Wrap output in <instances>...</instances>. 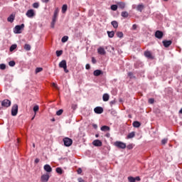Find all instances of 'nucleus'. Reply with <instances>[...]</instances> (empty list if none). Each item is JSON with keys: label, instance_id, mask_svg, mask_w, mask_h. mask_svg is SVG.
Instances as JSON below:
<instances>
[{"label": "nucleus", "instance_id": "nucleus-1", "mask_svg": "<svg viewBox=\"0 0 182 182\" xmlns=\"http://www.w3.org/2000/svg\"><path fill=\"white\" fill-rule=\"evenodd\" d=\"M58 16H59V8H56L55 10L54 11L53 20L50 24V27L53 29L55 28V23H56V21H58Z\"/></svg>", "mask_w": 182, "mask_h": 182}, {"label": "nucleus", "instance_id": "nucleus-2", "mask_svg": "<svg viewBox=\"0 0 182 182\" xmlns=\"http://www.w3.org/2000/svg\"><path fill=\"white\" fill-rule=\"evenodd\" d=\"M59 68H63L65 73H69V70H68V65L65 60H63L61 62H60Z\"/></svg>", "mask_w": 182, "mask_h": 182}, {"label": "nucleus", "instance_id": "nucleus-3", "mask_svg": "<svg viewBox=\"0 0 182 182\" xmlns=\"http://www.w3.org/2000/svg\"><path fill=\"white\" fill-rule=\"evenodd\" d=\"M23 28H25V24L22 23L21 25H18L16 26L14 29V33H22V29H23Z\"/></svg>", "mask_w": 182, "mask_h": 182}, {"label": "nucleus", "instance_id": "nucleus-4", "mask_svg": "<svg viewBox=\"0 0 182 182\" xmlns=\"http://www.w3.org/2000/svg\"><path fill=\"white\" fill-rule=\"evenodd\" d=\"M114 146L118 149H126V144L119 141H115Z\"/></svg>", "mask_w": 182, "mask_h": 182}, {"label": "nucleus", "instance_id": "nucleus-5", "mask_svg": "<svg viewBox=\"0 0 182 182\" xmlns=\"http://www.w3.org/2000/svg\"><path fill=\"white\" fill-rule=\"evenodd\" d=\"M64 145L66 146V147H70V146H72V143H73V141L70 138H64L63 139Z\"/></svg>", "mask_w": 182, "mask_h": 182}, {"label": "nucleus", "instance_id": "nucleus-6", "mask_svg": "<svg viewBox=\"0 0 182 182\" xmlns=\"http://www.w3.org/2000/svg\"><path fill=\"white\" fill-rule=\"evenodd\" d=\"M163 36H164L163 31L158 30L155 32V37H156L157 39H162Z\"/></svg>", "mask_w": 182, "mask_h": 182}, {"label": "nucleus", "instance_id": "nucleus-7", "mask_svg": "<svg viewBox=\"0 0 182 182\" xmlns=\"http://www.w3.org/2000/svg\"><path fill=\"white\" fill-rule=\"evenodd\" d=\"M1 106H3V107H9V106H11V100H4L1 102Z\"/></svg>", "mask_w": 182, "mask_h": 182}, {"label": "nucleus", "instance_id": "nucleus-8", "mask_svg": "<svg viewBox=\"0 0 182 182\" xmlns=\"http://www.w3.org/2000/svg\"><path fill=\"white\" fill-rule=\"evenodd\" d=\"M26 15L28 18H33L35 16V11L33 9H29L27 11Z\"/></svg>", "mask_w": 182, "mask_h": 182}, {"label": "nucleus", "instance_id": "nucleus-9", "mask_svg": "<svg viewBox=\"0 0 182 182\" xmlns=\"http://www.w3.org/2000/svg\"><path fill=\"white\" fill-rule=\"evenodd\" d=\"M162 43L164 48H168L169 46H171V43H173V41H171V40H169V41L164 40L162 41Z\"/></svg>", "mask_w": 182, "mask_h": 182}, {"label": "nucleus", "instance_id": "nucleus-10", "mask_svg": "<svg viewBox=\"0 0 182 182\" xmlns=\"http://www.w3.org/2000/svg\"><path fill=\"white\" fill-rule=\"evenodd\" d=\"M95 113L97 114H102L103 113V107H97L94 109Z\"/></svg>", "mask_w": 182, "mask_h": 182}, {"label": "nucleus", "instance_id": "nucleus-11", "mask_svg": "<svg viewBox=\"0 0 182 182\" xmlns=\"http://www.w3.org/2000/svg\"><path fill=\"white\" fill-rule=\"evenodd\" d=\"M144 56L148 59H154V56L151 54V52L146 50L144 52Z\"/></svg>", "mask_w": 182, "mask_h": 182}, {"label": "nucleus", "instance_id": "nucleus-12", "mask_svg": "<svg viewBox=\"0 0 182 182\" xmlns=\"http://www.w3.org/2000/svg\"><path fill=\"white\" fill-rule=\"evenodd\" d=\"M11 114H18V105L15 104L11 108Z\"/></svg>", "mask_w": 182, "mask_h": 182}, {"label": "nucleus", "instance_id": "nucleus-13", "mask_svg": "<svg viewBox=\"0 0 182 182\" xmlns=\"http://www.w3.org/2000/svg\"><path fill=\"white\" fill-rule=\"evenodd\" d=\"M93 146H95V147H101L102 146V142L99 139H95L92 141Z\"/></svg>", "mask_w": 182, "mask_h": 182}, {"label": "nucleus", "instance_id": "nucleus-14", "mask_svg": "<svg viewBox=\"0 0 182 182\" xmlns=\"http://www.w3.org/2000/svg\"><path fill=\"white\" fill-rule=\"evenodd\" d=\"M41 181L42 182H48L49 181V175L48 174H44L41 176Z\"/></svg>", "mask_w": 182, "mask_h": 182}, {"label": "nucleus", "instance_id": "nucleus-15", "mask_svg": "<svg viewBox=\"0 0 182 182\" xmlns=\"http://www.w3.org/2000/svg\"><path fill=\"white\" fill-rule=\"evenodd\" d=\"M44 170L47 173H52V167H50V166L49 164H46L44 166Z\"/></svg>", "mask_w": 182, "mask_h": 182}, {"label": "nucleus", "instance_id": "nucleus-16", "mask_svg": "<svg viewBox=\"0 0 182 182\" xmlns=\"http://www.w3.org/2000/svg\"><path fill=\"white\" fill-rule=\"evenodd\" d=\"M97 52L100 55H106V50H105V48H103L102 47H100L97 49Z\"/></svg>", "mask_w": 182, "mask_h": 182}, {"label": "nucleus", "instance_id": "nucleus-17", "mask_svg": "<svg viewBox=\"0 0 182 182\" xmlns=\"http://www.w3.org/2000/svg\"><path fill=\"white\" fill-rule=\"evenodd\" d=\"M94 76H100V75H103V71L100 70H96L93 72Z\"/></svg>", "mask_w": 182, "mask_h": 182}, {"label": "nucleus", "instance_id": "nucleus-18", "mask_svg": "<svg viewBox=\"0 0 182 182\" xmlns=\"http://www.w3.org/2000/svg\"><path fill=\"white\" fill-rule=\"evenodd\" d=\"M109 98H110V96H109V94H104L102 96V100L104 102H108Z\"/></svg>", "mask_w": 182, "mask_h": 182}, {"label": "nucleus", "instance_id": "nucleus-19", "mask_svg": "<svg viewBox=\"0 0 182 182\" xmlns=\"http://www.w3.org/2000/svg\"><path fill=\"white\" fill-rule=\"evenodd\" d=\"M7 21L11 23L14 22V21H15V16L14 14L10 15L9 17H8Z\"/></svg>", "mask_w": 182, "mask_h": 182}, {"label": "nucleus", "instance_id": "nucleus-20", "mask_svg": "<svg viewBox=\"0 0 182 182\" xmlns=\"http://www.w3.org/2000/svg\"><path fill=\"white\" fill-rule=\"evenodd\" d=\"M111 25H112V26H113V28H114V29H117V28H119V23H117V21H112Z\"/></svg>", "mask_w": 182, "mask_h": 182}, {"label": "nucleus", "instance_id": "nucleus-21", "mask_svg": "<svg viewBox=\"0 0 182 182\" xmlns=\"http://www.w3.org/2000/svg\"><path fill=\"white\" fill-rule=\"evenodd\" d=\"M66 11H68V4H63L61 10L62 14H66Z\"/></svg>", "mask_w": 182, "mask_h": 182}, {"label": "nucleus", "instance_id": "nucleus-22", "mask_svg": "<svg viewBox=\"0 0 182 182\" xmlns=\"http://www.w3.org/2000/svg\"><path fill=\"white\" fill-rule=\"evenodd\" d=\"M118 8H119L120 9H124V8H126V4L123 2L118 3Z\"/></svg>", "mask_w": 182, "mask_h": 182}, {"label": "nucleus", "instance_id": "nucleus-23", "mask_svg": "<svg viewBox=\"0 0 182 182\" xmlns=\"http://www.w3.org/2000/svg\"><path fill=\"white\" fill-rule=\"evenodd\" d=\"M102 132H109L110 130V127L105 125L101 127Z\"/></svg>", "mask_w": 182, "mask_h": 182}, {"label": "nucleus", "instance_id": "nucleus-24", "mask_svg": "<svg viewBox=\"0 0 182 182\" xmlns=\"http://www.w3.org/2000/svg\"><path fill=\"white\" fill-rule=\"evenodd\" d=\"M132 124L134 127H139V126H141V124L137 121H134Z\"/></svg>", "mask_w": 182, "mask_h": 182}, {"label": "nucleus", "instance_id": "nucleus-25", "mask_svg": "<svg viewBox=\"0 0 182 182\" xmlns=\"http://www.w3.org/2000/svg\"><path fill=\"white\" fill-rule=\"evenodd\" d=\"M33 110L35 114H36V113H38V112H39V105H35L33 108Z\"/></svg>", "mask_w": 182, "mask_h": 182}, {"label": "nucleus", "instance_id": "nucleus-26", "mask_svg": "<svg viewBox=\"0 0 182 182\" xmlns=\"http://www.w3.org/2000/svg\"><path fill=\"white\" fill-rule=\"evenodd\" d=\"M68 39L69 37L68 36H65L62 38L61 42H63V43H65V42H68Z\"/></svg>", "mask_w": 182, "mask_h": 182}, {"label": "nucleus", "instance_id": "nucleus-27", "mask_svg": "<svg viewBox=\"0 0 182 182\" xmlns=\"http://www.w3.org/2000/svg\"><path fill=\"white\" fill-rule=\"evenodd\" d=\"M121 16L122 18H127L129 16V13L127 11H122Z\"/></svg>", "mask_w": 182, "mask_h": 182}, {"label": "nucleus", "instance_id": "nucleus-28", "mask_svg": "<svg viewBox=\"0 0 182 182\" xmlns=\"http://www.w3.org/2000/svg\"><path fill=\"white\" fill-rule=\"evenodd\" d=\"M143 8H144V6H143V4H139L137 6L136 9L139 12H141V11H143Z\"/></svg>", "mask_w": 182, "mask_h": 182}, {"label": "nucleus", "instance_id": "nucleus-29", "mask_svg": "<svg viewBox=\"0 0 182 182\" xmlns=\"http://www.w3.org/2000/svg\"><path fill=\"white\" fill-rule=\"evenodd\" d=\"M135 135L136 134L134 133V132H132L127 135V139H133Z\"/></svg>", "mask_w": 182, "mask_h": 182}, {"label": "nucleus", "instance_id": "nucleus-30", "mask_svg": "<svg viewBox=\"0 0 182 182\" xmlns=\"http://www.w3.org/2000/svg\"><path fill=\"white\" fill-rule=\"evenodd\" d=\"M116 35H117V38H123V32H122V31H117L116 33Z\"/></svg>", "mask_w": 182, "mask_h": 182}, {"label": "nucleus", "instance_id": "nucleus-31", "mask_svg": "<svg viewBox=\"0 0 182 182\" xmlns=\"http://www.w3.org/2000/svg\"><path fill=\"white\" fill-rule=\"evenodd\" d=\"M18 46H16V44H13L11 47H10V52H14V50H15V49L17 48Z\"/></svg>", "mask_w": 182, "mask_h": 182}, {"label": "nucleus", "instance_id": "nucleus-32", "mask_svg": "<svg viewBox=\"0 0 182 182\" xmlns=\"http://www.w3.org/2000/svg\"><path fill=\"white\" fill-rule=\"evenodd\" d=\"M24 49H25V50H31V45L25 44L24 45Z\"/></svg>", "mask_w": 182, "mask_h": 182}, {"label": "nucleus", "instance_id": "nucleus-33", "mask_svg": "<svg viewBox=\"0 0 182 182\" xmlns=\"http://www.w3.org/2000/svg\"><path fill=\"white\" fill-rule=\"evenodd\" d=\"M109 38H113L114 36V31H107Z\"/></svg>", "mask_w": 182, "mask_h": 182}, {"label": "nucleus", "instance_id": "nucleus-34", "mask_svg": "<svg viewBox=\"0 0 182 182\" xmlns=\"http://www.w3.org/2000/svg\"><path fill=\"white\" fill-rule=\"evenodd\" d=\"M128 76L129 77V79H136V77L133 75V73L132 72L128 73Z\"/></svg>", "mask_w": 182, "mask_h": 182}, {"label": "nucleus", "instance_id": "nucleus-35", "mask_svg": "<svg viewBox=\"0 0 182 182\" xmlns=\"http://www.w3.org/2000/svg\"><path fill=\"white\" fill-rule=\"evenodd\" d=\"M128 181L136 182V178H134L133 176H129V177H128Z\"/></svg>", "mask_w": 182, "mask_h": 182}, {"label": "nucleus", "instance_id": "nucleus-36", "mask_svg": "<svg viewBox=\"0 0 182 182\" xmlns=\"http://www.w3.org/2000/svg\"><path fill=\"white\" fill-rule=\"evenodd\" d=\"M55 171L58 174H62L63 173V171L60 168H56Z\"/></svg>", "mask_w": 182, "mask_h": 182}, {"label": "nucleus", "instance_id": "nucleus-37", "mask_svg": "<svg viewBox=\"0 0 182 182\" xmlns=\"http://www.w3.org/2000/svg\"><path fill=\"white\" fill-rule=\"evenodd\" d=\"M56 53V56H58V58H59V56H60L62 55V53H63V50H57L55 52Z\"/></svg>", "mask_w": 182, "mask_h": 182}, {"label": "nucleus", "instance_id": "nucleus-38", "mask_svg": "<svg viewBox=\"0 0 182 182\" xmlns=\"http://www.w3.org/2000/svg\"><path fill=\"white\" fill-rule=\"evenodd\" d=\"M112 11H117V5L113 4L111 6Z\"/></svg>", "mask_w": 182, "mask_h": 182}, {"label": "nucleus", "instance_id": "nucleus-39", "mask_svg": "<svg viewBox=\"0 0 182 182\" xmlns=\"http://www.w3.org/2000/svg\"><path fill=\"white\" fill-rule=\"evenodd\" d=\"M15 65H16V63L14 60H11L9 63V65L11 66V68H14V66H15Z\"/></svg>", "mask_w": 182, "mask_h": 182}, {"label": "nucleus", "instance_id": "nucleus-40", "mask_svg": "<svg viewBox=\"0 0 182 182\" xmlns=\"http://www.w3.org/2000/svg\"><path fill=\"white\" fill-rule=\"evenodd\" d=\"M1 70H5L6 69V65L5 64H0Z\"/></svg>", "mask_w": 182, "mask_h": 182}, {"label": "nucleus", "instance_id": "nucleus-41", "mask_svg": "<svg viewBox=\"0 0 182 182\" xmlns=\"http://www.w3.org/2000/svg\"><path fill=\"white\" fill-rule=\"evenodd\" d=\"M33 7L35 8V9L39 8V3H38V2L33 3Z\"/></svg>", "mask_w": 182, "mask_h": 182}, {"label": "nucleus", "instance_id": "nucleus-42", "mask_svg": "<svg viewBox=\"0 0 182 182\" xmlns=\"http://www.w3.org/2000/svg\"><path fill=\"white\" fill-rule=\"evenodd\" d=\"M42 70H43V68H36V73H39V72H42Z\"/></svg>", "mask_w": 182, "mask_h": 182}, {"label": "nucleus", "instance_id": "nucleus-43", "mask_svg": "<svg viewBox=\"0 0 182 182\" xmlns=\"http://www.w3.org/2000/svg\"><path fill=\"white\" fill-rule=\"evenodd\" d=\"M167 141H168V139H164L161 140V144H166L167 143Z\"/></svg>", "mask_w": 182, "mask_h": 182}, {"label": "nucleus", "instance_id": "nucleus-44", "mask_svg": "<svg viewBox=\"0 0 182 182\" xmlns=\"http://www.w3.org/2000/svg\"><path fill=\"white\" fill-rule=\"evenodd\" d=\"M52 86H53V87H55V89L59 90V87H58V84H56V83H55V82H53V83H52Z\"/></svg>", "mask_w": 182, "mask_h": 182}, {"label": "nucleus", "instance_id": "nucleus-45", "mask_svg": "<svg viewBox=\"0 0 182 182\" xmlns=\"http://www.w3.org/2000/svg\"><path fill=\"white\" fill-rule=\"evenodd\" d=\"M149 103H150V105H153V103H154V99H153V98L149 99Z\"/></svg>", "mask_w": 182, "mask_h": 182}, {"label": "nucleus", "instance_id": "nucleus-46", "mask_svg": "<svg viewBox=\"0 0 182 182\" xmlns=\"http://www.w3.org/2000/svg\"><path fill=\"white\" fill-rule=\"evenodd\" d=\"M63 113V109H60L56 112V114H62Z\"/></svg>", "mask_w": 182, "mask_h": 182}, {"label": "nucleus", "instance_id": "nucleus-47", "mask_svg": "<svg viewBox=\"0 0 182 182\" xmlns=\"http://www.w3.org/2000/svg\"><path fill=\"white\" fill-rule=\"evenodd\" d=\"M72 109H73V110H76V109H77V105H72Z\"/></svg>", "mask_w": 182, "mask_h": 182}, {"label": "nucleus", "instance_id": "nucleus-48", "mask_svg": "<svg viewBox=\"0 0 182 182\" xmlns=\"http://www.w3.org/2000/svg\"><path fill=\"white\" fill-rule=\"evenodd\" d=\"M136 29H137V25L134 24V25L132 26V30H133V31H136Z\"/></svg>", "mask_w": 182, "mask_h": 182}, {"label": "nucleus", "instance_id": "nucleus-49", "mask_svg": "<svg viewBox=\"0 0 182 182\" xmlns=\"http://www.w3.org/2000/svg\"><path fill=\"white\" fill-rule=\"evenodd\" d=\"M77 173H78V174H82V168H79L77 169Z\"/></svg>", "mask_w": 182, "mask_h": 182}, {"label": "nucleus", "instance_id": "nucleus-50", "mask_svg": "<svg viewBox=\"0 0 182 182\" xmlns=\"http://www.w3.org/2000/svg\"><path fill=\"white\" fill-rule=\"evenodd\" d=\"M127 147V149H129V150H131V149H133V145L130 144V145H128Z\"/></svg>", "mask_w": 182, "mask_h": 182}, {"label": "nucleus", "instance_id": "nucleus-51", "mask_svg": "<svg viewBox=\"0 0 182 182\" xmlns=\"http://www.w3.org/2000/svg\"><path fill=\"white\" fill-rule=\"evenodd\" d=\"M92 63L94 64L96 63V59L94 57L92 58Z\"/></svg>", "mask_w": 182, "mask_h": 182}, {"label": "nucleus", "instance_id": "nucleus-52", "mask_svg": "<svg viewBox=\"0 0 182 182\" xmlns=\"http://www.w3.org/2000/svg\"><path fill=\"white\" fill-rule=\"evenodd\" d=\"M85 69H87V70L90 69V65L87 64V65H85Z\"/></svg>", "mask_w": 182, "mask_h": 182}, {"label": "nucleus", "instance_id": "nucleus-53", "mask_svg": "<svg viewBox=\"0 0 182 182\" xmlns=\"http://www.w3.org/2000/svg\"><path fill=\"white\" fill-rule=\"evenodd\" d=\"M134 178H135V181H140V177L136 176V177H135Z\"/></svg>", "mask_w": 182, "mask_h": 182}, {"label": "nucleus", "instance_id": "nucleus-54", "mask_svg": "<svg viewBox=\"0 0 182 182\" xmlns=\"http://www.w3.org/2000/svg\"><path fill=\"white\" fill-rule=\"evenodd\" d=\"M78 182H85V181L82 178H79Z\"/></svg>", "mask_w": 182, "mask_h": 182}, {"label": "nucleus", "instance_id": "nucleus-55", "mask_svg": "<svg viewBox=\"0 0 182 182\" xmlns=\"http://www.w3.org/2000/svg\"><path fill=\"white\" fill-rule=\"evenodd\" d=\"M35 163H36V164H38V163H39V159H35Z\"/></svg>", "mask_w": 182, "mask_h": 182}, {"label": "nucleus", "instance_id": "nucleus-56", "mask_svg": "<svg viewBox=\"0 0 182 182\" xmlns=\"http://www.w3.org/2000/svg\"><path fill=\"white\" fill-rule=\"evenodd\" d=\"M114 103H116V101L115 100H112L110 102V105H114Z\"/></svg>", "mask_w": 182, "mask_h": 182}, {"label": "nucleus", "instance_id": "nucleus-57", "mask_svg": "<svg viewBox=\"0 0 182 182\" xmlns=\"http://www.w3.org/2000/svg\"><path fill=\"white\" fill-rule=\"evenodd\" d=\"M42 2H44L45 4H48V2H49V0H42Z\"/></svg>", "mask_w": 182, "mask_h": 182}, {"label": "nucleus", "instance_id": "nucleus-58", "mask_svg": "<svg viewBox=\"0 0 182 182\" xmlns=\"http://www.w3.org/2000/svg\"><path fill=\"white\" fill-rule=\"evenodd\" d=\"M93 127H94V129H97V125L93 124Z\"/></svg>", "mask_w": 182, "mask_h": 182}, {"label": "nucleus", "instance_id": "nucleus-59", "mask_svg": "<svg viewBox=\"0 0 182 182\" xmlns=\"http://www.w3.org/2000/svg\"><path fill=\"white\" fill-rule=\"evenodd\" d=\"M179 113L182 114V108L181 109V110H179Z\"/></svg>", "mask_w": 182, "mask_h": 182}, {"label": "nucleus", "instance_id": "nucleus-60", "mask_svg": "<svg viewBox=\"0 0 182 182\" xmlns=\"http://www.w3.org/2000/svg\"><path fill=\"white\" fill-rule=\"evenodd\" d=\"M51 122H55V118L51 119Z\"/></svg>", "mask_w": 182, "mask_h": 182}, {"label": "nucleus", "instance_id": "nucleus-61", "mask_svg": "<svg viewBox=\"0 0 182 182\" xmlns=\"http://www.w3.org/2000/svg\"><path fill=\"white\" fill-rule=\"evenodd\" d=\"M35 119V115L31 118V120H33Z\"/></svg>", "mask_w": 182, "mask_h": 182}, {"label": "nucleus", "instance_id": "nucleus-62", "mask_svg": "<svg viewBox=\"0 0 182 182\" xmlns=\"http://www.w3.org/2000/svg\"><path fill=\"white\" fill-rule=\"evenodd\" d=\"M95 137H99V134H96V135H95Z\"/></svg>", "mask_w": 182, "mask_h": 182}, {"label": "nucleus", "instance_id": "nucleus-63", "mask_svg": "<svg viewBox=\"0 0 182 182\" xmlns=\"http://www.w3.org/2000/svg\"><path fill=\"white\" fill-rule=\"evenodd\" d=\"M33 147H35V144H33Z\"/></svg>", "mask_w": 182, "mask_h": 182}, {"label": "nucleus", "instance_id": "nucleus-64", "mask_svg": "<svg viewBox=\"0 0 182 182\" xmlns=\"http://www.w3.org/2000/svg\"><path fill=\"white\" fill-rule=\"evenodd\" d=\"M129 117H132V115H129Z\"/></svg>", "mask_w": 182, "mask_h": 182}]
</instances>
